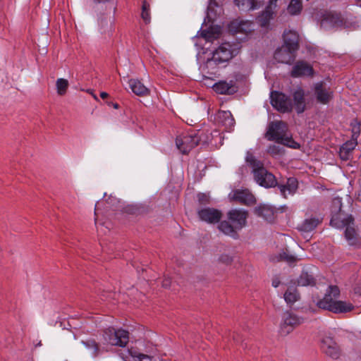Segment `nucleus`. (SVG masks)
Segmentation results:
<instances>
[{
    "label": "nucleus",
    "instance_id": "nucleus-1",
    "mask_svg": "<svg viewBox=\"0 0 361 361\" xmlns=\"http://www.w3.org/2000/svg\"><path fill=\"white\" fill-rule=\"evenodd\" d=\"M342 199L334 197L332 202L333 212H335L331 219L330 224L338 229L345 228V238L350 246L358 247L361 242L358 235L353 226L354 219L351 214L345 215L341 213Z\"/></svg>",
    "mask_w": 361,
    "mask_h": 361
},
{
    "label": "nucleus",
    "instance_id": "nucleus-2",
    "mask_svg": "<svg viewBox=\"0 0 361 361\" xmlns=\"http://www.w3.org/2000/svg\"><path fill=\"white\" fill-rule=\"evenodd\" d=\"M245 161L252 167L254 179L259 185L269 188L277 185L275 176L269 173L264 167L263 164L257 160L250 151L246 153Z\"/></svg>",
    "mask_w": 361,
    "mask_h": 361
},
{
    "label": "nucleus",
    "instance_id": "nucleus-3",
    "mask_svg": "<svg viewBox=\"0 0 361 361\" xmlns=\"http://www.w3.org/2000/svg\"><path fill=\"white\" fill-rule=\"evenodd\" d=\"M201 142L200 132L185 133L177 136L176 145L183 154H188Z\"/></svg>",
    "mask_w": 361,
    "mask_h": 361
},
{
    "label": "nucleus",
    "instance_id": "nucleus-4",
    "mask_svg": "<svg viewBox=\"0 0 361 361\" xmlns=\"http://www.w3.org/2000/svg\"><path fill=\"white\" fill-rule=\"evenodd\" d=\"M103 337L106 343L123 348L129 341V333L122 329L109 327L104 331Z\"/></svg>",
    "mask_w": 361,
    "mask_h": 361
},
{
    "label": "nucleus",
    "instance_id": "nucleus-5",
    "mask_svg": "<svg viewBox=\"0 0 361 361\" xmlns=\"http://www.w3.org/2000/svg\"><path fill=\"white\" fill-rule=\"evenodd\" d=\"M304 322V318L291 312L286 311L283 313L280 324L279 333L286 336Z\"/></svg>",
    "mask_w": 361,
    "mask_h": 361
},
{
    "label": "nucleus",
    "instance_id": "nucleus-6",
    "mask_svg": "<svg viewBox=\"0 0 361 361\" xmlns=\"http://www.w3.org/2000/svg\"><path fill=\"white\" fill-rule=\"evenodd\" d=\"M270 102L274 109L282 113L290 112L293 109L290 98L281 92L271 91L270 92Z\"/></svg>",
    "mask_w": 361,
    "mask_h": 361
},
{
    "label": "nucleus",
    "instance_id": "nucleus-7",
    "mask_svg": "<svg viewBox=\"0 0 361 361\" xmlns=\"http://www.w3.org/2000/svg\"><path fill=\"white\" fill-rule=\"evenodd\" d=\"M351 126L353 128V137H355V139L345 142L342 145L339 150V156L342 160L346 161L350 159L352 154V151L355 149L357 145L356 139L357 136L360 135V123L357 122V120H354L351 123Z\"/></svg>",
    "mask_w": 361,
    "mask_h": 361
},
{
    "label": "nucleus",
    "instance_id": "nucleus-8",
    "mask_svg": "<svg viewBox=\"0 0 361 361\" xmlns=\"http://www.w3.org/2000/svg\"><path fill=\"white\" fill-rule=\"evenodd\" d=\"M279 0H268L264 9L258 15L257 21L263 28H267L270 22L276 16Z\"/></svg>",
    "mask_w": 361,
    "mask_h": 361
},
{
    "label": "nucleus",
    "instance_id": "nucleus-9",
    "mask_svg": "<svg viewBox=\"0 0 361 361\" xmlns=\"http://www.w3.org/2000/svg\"><path fill=\"white\" fill-rule=\"evenodd\" d=\"M224 66L234 56L237 54V50L233 44L229 42L222 43L217 49L212 53Z\"/></svg>",
    "mask_w": 361,
    "mask_h": 361
},
{
    "label": "nucleus",
    "instance_id": "nucleus-10",
    "mask_svg": "<svg viewBox=\"0 0 361 361\" xmlns=\"http://www.w3.org/2000/svg\"><path fill=\"white\" fill-rule=\"evenodd\" d=\"M340 290L336 286H330L326 290L322 299L317 302V305L322 309L331 311L334 304L338 301Z\"/></svg>",
    "mask_w": 361,
    "mask_h": 361
},
{
    "label": "nucleus",
    "instance_id": "nucleus-11",
    "mask_svg": "<svg viewBox=\"0 0 361 361\" xmlns=\"http://www.w3.org/2000/svg\"><path fill=\"white\" fill-rule=\"evenodd\" d=\"M312 90L317 102L322 104H327L334 96V92L322 81L314 83Z\"/></svg>",
    "mask_w": 361,
    "mask_h": 361
},
{
    "label": "nucleus",
    "instance_id": "nucleus-12",
    "mask_svg": "<svg viewBox=\"0 0 361 361\" xmlns=\"http://www.w3.org/2000/svg\"><path fill=\"white\" fill-rule=\"evenodd\" d=\"M287 131L286 125L282 121L271 122L266 133L268 140H275L277 143L286 135Z\"/></svg>",
    "mask_w": 361,
    "mask_h": 361
},
{
    "label": "nucleus",
    "instance_id": "nucleus-13",
    "mask_svg": "<svg viewBox=\"0 0 361 361\" xmlns=\"http://www.w3.org/2000/svg\"><path fill=\"white\" fill-rule=\"evenodd\" d=\"M247 215V212L243 209H233L227 214L228 220L238 231L246 226Z\"/></svg>",
    "mask_w": 361,
    "mask_h": 361
},
{
    "label": "nucleus",
    "instance_id": "nucleus-14",
    "mask_svg": "<svg viewBox=\"0 0 361 361\" xmlns=\"http://www.w3.org/2000/svg\"><path fill=\"white\" fill-rule=\"evenodd\" d=\"M197 214L201 221L208 224H216L222 216L220 210L211 207H204L199 209Z\"/></svg>",
    "mask_w": 361,
    "mask_h": 361
},
{
    "label": "nucleus",
    "instance_id": "nucleus-15",
    "mask_svg": "<svg viewBox=\"0 0 361 361\" xmlns=\"http://www.w3.org/2000/svg\"><path fill=\"white\" fill-rule=\"evenodd\" d=\"M321 348L327 356L333 359H338L340 356V349L331 337H325L322 339Z\"/></svg>",
    "mask_w": 361,
    "mask_h": 361
},
{
    "label": "nucleus",
    "instance_id": "nucleus-16",
    "mask_svg": "<svg viewBox=\"0 0 361 361\" xmlns=\"http://www.w3.org/2000/svg\"><path fill=\"white\" fill-rule=\"evenodd\" d=\"M296 50H292L282 45L274 53V59L279 63L290 64L295 59Z\"/></svg>",
    "mask_w": 361,
    "mask_h": 361
},
{
    "label": "nucleus",
    "instance_id": "nucleus-17",
    "mask_svg": "<svg viewBox=\"0 0 361 361\" xmlns=\"http://www.w3.org/2000/svg\"><path fill=\"white\" fill-rule=\"evenodd\" d=\"M229 197L246 205H251L255 202V196L247 189L233 190L229 194Z\"/></svg>",
    "mask_w": 361,
    "mask_h": 361
},
{
    "label": "nucleus",
    "instance_id": "nucleus-18",
    "mask_svg": "<svg viewBox=\"0 0 361 361\" xmlns=\"http://www.w3.org/2000/svg\"><path fill=\"white\" fill-rule=\"evenodd\" d=\"M225 67L220 62L217 61L216 57L212 54L211 57H208L205 62L202 65L201 68L203 72L209 75H216L220 68Z\"/></svg>",
    "mask_w": 361,
    "mask_h": 361
},
{
    "label": "nucleus",
    "instance_id": "nucleus-19",
    "mask_svg": "<svg viewBox=\"0 0 361 361\" xmlns=\"http://www.w3.org/2000/svg\"><path fill=\"white\" fill-rule=\"evenodd\" d=\"M217 122L224 126L226 131L231 132L233 130L235 120L229 111H219L216 114Z\"/></svg>",
    "mask_w": 361,
    "mask_h": 361
},
{
    "label": "nucleus",
    "instance_id": "nucleus-20",
    "mask_svg": "<svg viewBox=\"0 0 361 361\" xmlns=\"http://www.w3.org/2000/svg\"><path fill=\"white\" fill-rule=\"evenodd\" d=\"M213 89L216 93L221 94H233L238 90V87L233 80L229 82L221 80L216 82L213 85Z\"/></svg>",
    "mask_w": 361,
    "mask_h": 361
},
{
    "label": "nucleus",
    "instance_id": "nucleus-21",
    "mask_svg": "<svg viewBox=\"0 0 361 361\" xmlns=\"http://www.w3.org/2000/svg\"><path fill=\"white\" fill-rule=\"evenodd\" d=\"M129 89L137 96L145 97L150 93V90L138 79H128Z\"/></svg>",
    "mask_w": 361,
    "mask_h": 361
},
{
    "label": "nucleus",
    "instance_id": "nucleus-22",
    "mask_svg": "<svg viewBox=\"0 0 361 361\" xmlns=\"http://www.w3.org/2000/svg\"><path fill=\"white\" fill-rule=\"evenodd\" d=\"M313 74V69L311 66L305 61H298L293 67L291 76L296 78L300 76H311Z\"/></svg>",
    "mask_w": 361,
    "mask_h": 361
},
{
    "label": "nucleus",
    "instance_id": "nucleus-23",
    "mask_svg": "<svg viewBox=\"0 0 361 361\" xmlns=\"http://www.w3.org/2000/svg\"><path fill=\"white\" fill-rule=\"evenodd\" d=\"M299 36L295 30H286L283 35V43L285 47H288L292 50H298V49Z\"/></svg>",
    "mask_w": 361,
    "mask_h": 361
},
{
    "label": "nucleus",
    "instance_id": "nucleus-24",
    "mask_svg": "<svg viewBox=\"0 0 361 361\" xmlns=\"http://www.w3.org/2000/svg\"><path fill=\"white\" fill-rule=\"evenodd\" d=\"M298 186V180L295 178H289L285 184L278 185L281 195L284 197L293 195L297 191Z\"/></svg>",
    "mask_w": 361,
    "mask_h": 361
},
{
    "label": "nucleus",
    "instance_id": "nucleus-25",
    "mask_svg": "<svg viewBox=\"0 0 361 361\" xmlns=\"http://www.w3.org/2000/svg\"><path fill=\"white\" fill-rule=\"evenodd\" d=\"M304 96V90L300 87H298L293 93L295 109L298 114H301L305 111V104Z\"/></svg>",
    "mask_w": 361,
    "mask_h": 361
},
{
    "label": "nucleus",
    "instance_id": "nucleus-26",
    "mask_svg": "<svg viewBox=\"0 0 361 361\" xmlns=\"http://www.w3.org/2000/svg\"><path fill=\"white\" fill-rule=\"evenodd\" d=\"M120 356L124 361H152L150 356L137 353L135 350L128 349L124 353H121Z\"/></svg>",
    "mask_w": 361,
    "mask_h": 361
},
{
    "label": "nucleus",
    "instance_id": "nucleus-27",
    "mask_svg": "<svg viewBox=\"0 0 361 361\" xmlns=\"http://www.w3.org/2000/svg\"><path fill=\"white\" fill-rule=\"evenodd\" d=\"M114 20L105 16H102L98 18L99 31L102 35H111L113 32Z\"/></svg>",
    "mask_w": 361,
    "mask_h": 361
},
{
    "label": "nucleus",
    "instance_id": "nucleus-28",
    "mask_svg": "<svg viewBox=\"0 0 361 361\" xmlns=\"http://www.w3.org/2000/svg\"><path fill=\"white\" fill-rule=\"evenodd\" d=\"M255 213L264 220L271 222L274 220V210L271 205L260 204L255 209Z\"/></svg>",
    "mask_w": 361,
    "mask_h": 361
},
{
    "label": "nucleus",
    "instance_id": "nucleus-29",
    "mask_svg": "<svg viewBox=\"0 0 361 361\" xmlns=\"http://www.w3.org/2000/svg\"><path fill=\"white\" fill-rule=\"evenodd\" d=\"M234 4L241 11H255L261 6V1L257 0H234Z\"/></svg>",
    "mask_w": 361,
    "mask_h": 361
},
{
    "label": "nucleus",
    "instance_id": "nucleus-30",
    "mask_svg": "<svg viewBox=\"0 0 361 361\" xmlns=\"http://www.w3.org/2000/svg\"><path fill=\"white\" fill-rule=\"evenodd\" d=\"M235 27L233 30L235 32H244L248 34L254 30V25L250 20H240L239 22H232L231 27Z\"/></svg>",
    "mask_w": 361,
    "mask_h": 361
},
{
    "label": "nucleus",
    "instance_id": "nucleus-31",
    "mask_svg": "<svg viewBox=\"0 0 361 361\" xmlns=\"http://www.w3.org/2000/svg\"><path fill=\"white\" fill-rule=\"evenodd\" d=\"M319 220L315 217H310L305 219L302 223L298 226V230L304 232L309 233L313 231L319 224Z\"/></svg>",
    "mask_w": 361,
    "mask_h": 361
},
{
    "label": "nucleus",
    "instance_id": "nucleus-32",
    "mask_svg": "<svg viewBox=\"0 0 361 361\" xmlns=\"http://www.w3.org/2000/svg\"><path fill=\"white\" fill-rule=\"evenodd\" d=\"M218 228L221 233L234 239L238 238V234L237 233L238 230L235 228L233 224H230L226 221H221L218 226Z\"/></svg>",
    "mask_w": 361,
    "mask_h": 361
},
{
    "label": "nucleus",
    "instance_id": "nucleus-33",
    "mask_svg": "<svg viewBox=\"0 0 361 361\" xmlns=\"http://www.w3.org/2000/svg\"><path fill=\"white\" fill-rule=\"evenodd\" d=\"M283 298L288 305L291 307L300 298V294L295 288H288L283 294Z\"/></svg>",
    "mask_w": 361,
    "mask_h": 361
},
{
    "label": "nucleus",
    "instance_id": "nucleus-34",
    "mask_svg": "<svg viewBox=\"0 0 361 361\" xmlns=\"http://www.w3.org/2000/svg\"><path fill=\"white\" fill-rule=\"evenodd\" d=\"M353 308L354 306L350 302L338 300V301L335 302L334 307L331 312L336 314L346 313L353 310Z\"/></svg>",
    "mask_w": 361,
    "mask_h": 361
},
{
    "label": "nucleus",
    "instance_id": "nucleus-35",
    "mask_svg": "<svg viewBox=\"0 0 361 361\" xmlns=\"http://www.w3.org/2000/svg\"><path fill=\"white\" fill-rule=\"evenodd\" d=\"M302 9L301 0H290L287 6V12L291 16L299 15Z\"/></svg>",
    "mask_w": 361,
    "mask_h": 361
},
{
    "label": "nucleus",
    "instance_id": "nucleus-36",
    "mask_svg": "<svg viewBox=\"0 0 361 361\" xmlns=\"http://www.w3.org/2000/svg\"><path fill=\"white\" fill-rule=\"evenodd\" d=\"M297 283L300 286H312L314 284V279L307 272H302L298 279Z\"/></svg>",
    "mask_w": 361,
    "mask_h": 361
},
{
    "label": "nucleus",
    "instance_id": "nucleus-37",
    "mask_svg": "<svg viewBox=\"0 0 361 361\" xmlns=\"http://www.w3.org/2000/svg\"><path fill=\"white\" fill-rule=\"evenodd\" d=\"M220 28H209L208 30H204L201 32V37L204 38L207 41L210 42L212 41L214 39H216L218 37L219 34L220 32Z\"/></svg>",
    "mask_w": 361,
    "mask_h": 361
},
{
    "label": "nucleus",
    "instance_id": "nucleus-38",
    "mask_svg": "<svg viewBox=\"0 0 361 361\" xmlns=\"http://www.w3.org/2000/svg\"><path fill=\"white\" fill-rule=\"evenodd\" d=\"M85 347L92 353V357H96L99 353V347L97 343L92 339H88L85 341H82Z\"/></svg>",
    "mask_w": 361,
    "mask_h": 361
},
{
    "label": "nucleus",
    "instance_id": "nucleus-39",
    "mask_svg": "<svg viewBox=\"0 0 361 361\" xmlns=\"http://www.w3.org/2000/svg\"><path fill=\"white\" fill-rule=\"evenodd\" d=\"M278 144H281L295 149H300V145L298 142H295L291 136H288L286 134Z\"/></svg>",
    "mask_w": 361,
    "mask_h": 361
},
{
    "label": "nucleus",
    "instance_id": "nucleus-40",
    "mask_svg": "<svg viewBox=\"0 0 361 361\" xmlns=\"http://www.w3.org/2000/svg\"><path fill=\"white\" fill-rule=\"evenodd\" d=\"M68 87V81L64 78H59L56 82V87L57 94L63 95L66 94Z\"/></svg>",
    "mask_w": 361,
    "mask_h": 361
},
{
    "label": "nucleus",
    "instance_id": "nucleus-41",
    "mask_svg": "<svg viewBox=\"0 0 361 361\" xmlns=\"http://www.w3.org/2000/svg\"><path fill=\"white\" fill-rule=\"evenodd\" d=\"M267 152L271 154L273 157H281L283 152L284 149L283 147L279 145H270L267 148Z\"/></svg>",
    "mask_w": 361,
    "mask_h": 361
},
{
    "label": "nucleus",
    "instance_id": "nucleus-42",
    "mask_svg": "<svg viewBox=\"0 0 361 361\" xmlns=\"http://www.w3.org/2000/svg\"><path fill=\"white\" fill-rule=\"evenodd\" d=\"M141 16L145 23L150 22L149 4L146 1L142 2Z\"/></svg>",
    "mask_w": 361,
    "mask_h": 361
},
{
    "label": "nucleus",
    "instance_id": "nucleus-43",
    "mask_svg": "<svg viewBox=\"0 0 361 361\" xmlns=\"http://www.w3.org/2000/svg\"><path fill=\"white\" fill-rule=\"evenodd\" d=\"M281 258L286 260L289 264L295 263L298 260L295 256L286 252H283V254H281Z\"/></svg>",
    "mask_w": 361,
    "mask_h": 361
},
{
    "label": "nucleus",
    "instance_id": "nucleus-44",
    "mask_svg": "<svg viewBox=\"0 0 361 361\" xmlns=\"http://www.w3.org/2000/svg\"><path fill=\"white\" fill-rule=\"evenodd\" d=\"M171 280L169 277H165L162 281V286L165 288H168L171 286Z\"/></svg>",
    "mask_w": 361,
    "mask_h": 361
},
{
    "label": "nucleus",
    "instance_id": "nucleus-45",
    "mask_svg": "<svg viewBox=\"0 0 361 361\" xmlns=\"http://www.w3.org/2000/svg\"><path fill=\"white\" fill-rule=\"evenodd\" d=\"M220 261L221 262H226V263H229L230 262H231L232 259L231 257H229L228 255H222L221 257H220Z\"/></svg>",
    "mask_w": 361,
    "mask_h": 361
},
{
    "label": "nucleus",
    "instance_id": "nucleus-46",
    "mask_svg": "<svg viewBox=\"0 0 361 361\" xmlns=\"http://www.w3.org/2000/svg\"><path fill=\"white\" fill-rule=\"evenodd\" d=\"M281 283V281L279 279H274L273 281H272V286L274 287V288H277L279 287V286L280 285Z\"/></svg>",
    "mask_w": 361,
    "mask_h": 361
},
{
    "label": "nucleus",
    "instance_id": "nucleus-47",
    "mask_svg": "<svg viewBox=\"0 0 361 361\" xmlns=\"http://www.w3.org/2000/svg\"><path fill=\"white\" fill-rule=\"evenodd\" d=\"M213 6H217L214 2H213V0H209V6L207 7V9L209 10L212 8Z\"/></svg>",
    "mask_w": 361,
    "mask_h": 361
},
{
    "label": "nucleus",
    "instance_id": "nucleus-48",
    "mask_svg": "<svg viewBox=\"0 0 361 361\" xmlns=\"http://www.w3.org/2000/svg\"><path fill=\"white\" fill-rule=\"evenodd\" d=\"M100 97L102 98V99H106L107 97H108V94L105 92H102L100 93Z\"/></svg>",
    "mask_w": 361,
    "mask_h": 361
},
{
    "label": "nucleus",
    "instance_id": "nucleus-49",
    "mask_svg": "<svg viewBox=\"0 0 361 361\" xmlns=\"http://www.w3.org/2000/svg\"><path fill=\"white\" fill-rule=\"evenodd\" d=\"M204 196V194H200V195H199V200H202V198Z\"/></svg>",
    "mask_w": 361,
    "mask_h": 361
},
{
    "label": "nucleus",
    "instance_id": "nucleus-50",
    "mask_svg": "<svg viewBox=\"0 0 361 361\" xmlns=\"http://www.w3.org/2000/svg\"><path fill=\"white\" fill-rule=\"evenodd\" d=\"M99 202L97 204H95V208H94V214H96V210L97 209V205H98Z\"/></svg>",
    "mask_w": 361,
    "mask_h": 361
},
{
    "label": "nucleus",
    "instance_id": "nucleus-51",
    "mask_svg": "<svg viewBox=\"0 0 361 361\" xmlns=\"http://www.w3.org/2000/svg\"><path fill=\"white\" fill-rule=\"evenodd\" d=\"M357 4L361 6V0H356Z\"/></svg>",
    "mask_w": 361,
    "mask_h": 361
},
{
    "label": "nucleus",
    "instance_id": "nucleus-52",
    "mask_svg": "<svg viewBox=\"0 0 361 361\" xmlns=\"http://www.w3.org/2000/svg\"><path fill=\"white\" fill-rule=\"evenodd\" d=\"M42 343H41V341H39V343H37V344L36 345V346H41Z\"/></svg>",
    "mask_w": 361,
    "mask_h": 361
},
{
    "label": "nucleus",
    "instance_id": "nucleus-53",
    "mask_svg": "<svg viewBox=\"0 0 361 361\" xmlns=\"http://www.w3.org/2000/svg\"><path fill=\"white\" fill-rule=\"evenodd\" d=\"M218 132L217 131H214V133L212 134L213 136L214 135V134L217 133Z\"/></svg>",
    "mask_w": 361,
    "mask_h": 361
},
{
    "label": "nucleus",
    "instance_id": "nucleus-54",
    "mask_svg": "<svg viewBox=\"0 0 361 361\" xmlns=\"http://www.w3.org/2000/svg\"><path fill=\"white\" fill-rule=\"evenodd\" d=\"M113 197L111 195L110 197H109V200H112L113 201Z\"/></svg>",
    "mask_w": 361,
    "mask_h": 361
},
{
    "label": "nucleus",
    "instance_id": "nucleus-55",
    "mask_svg": "<svg viewBox=\"0 0 361 361\" xmlns=\"http://www.w3.org/2000/svg\"><path fill=\"white\" fill-rule=\"evenodd\" d=\"M114 107H115V108H118V104H116L114 105Z\"/></svg>",
    "mask_w": 361,
    "mask_h": 361
}]
</instances>
